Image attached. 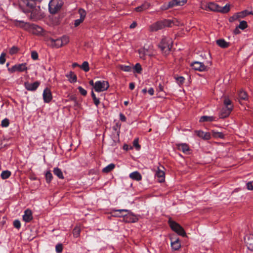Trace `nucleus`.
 Segmentation results:
<instances>
[{
    "label": "nucleus",
    "instance_id": "59",
    "mask_svg": "<svg viewBox=\"0 0 253 253\" xmlns=\"http://www.w3.org/2000/svg\"><path fill=\"white\" fill-rule=\"evenodd\" d=\"M93 102H94V104L95 105V106L96 107H98L99 104L100 103L99 99L97 98H95L94 99H93Z\"/></svg>",
    "mask_w": 253,
    "mask_h": 253
},
{
    "label": "nucleus",
    "instance_id": "63",
    "mask_svg": "<svg viewBox=\"0 0 253 253\" xmlns=\"http://www.w3.org/2000/svg\"><path fill=\"white\" fill-rule=\"evenodd\" d=\"M239 28H238V27H236V29L234 30V32L235 34H236V35H237V34H240V30H239Z\"/></svg>",
    "mask_w": 253,
    "mask_h": 253
},
{
    "label": "nucleus",
    "instance_id": "5",
    "mask_svg": "<svg viewBox=\"0 0 253 253\" xmlns=\"http://www.w3.org/2000/svg\"><path fill=\"white\" fill-rule=\"evenodd\" d=\"M171 43L172 42L169 39H163L162 40L159 47L164 54L166 55L169 53L172 46Z\"/></svg>",
    "mask_w": 253,
    "mask_h": 253
},
{
    "label": "nucleus",
    "instance_id": "42",
    "mask_svg": "<svg viewBox=\"0 0 253 253\" xmlns=\"http://www.w3.org/2000/svg\"><path fill=\"white\" fill-rule=\"evenodd\" d=\"M133 69V72H136L137 73H140L142 71V68L140 65V64H135L134 68L132 69Z\"/></svg>",
    "mask_w": 253,
    "mask_h": 253
},
{
    "label": "nucleus",
    "instance_id": "57",
    "mask_svg": "<svg viewBox=\"0 0 253 253\" xmlns=\"http://www.w3.org/2000/svg\"><path fill=\"white\" fill-rule=\"evenodd\" d=\"M119 116H120V119L121 121H122V122L126 121V117L123 114L120 113L119 115Z\"/></svg>",
    "mask_w": 253,
    "mask_h": 253
},
{
    "label": "nucleus",
    "instance_id": "55",
    "mask_svg": "<svg viewBox=\"0 0 253 253\" xmlns=\"http://www.w3.org/2000/svg\"><path fill=\"white\" fill-rule=\"evenodd\" d=\"M5 54L2 53L0 56V63H4L5 62Z\"/></svg>",
    "mask_w": 253,
    "mask_h": 253
},
{
    "label": "nucleus",
    "instance_id": "20",
    "mask_svg": "<svg viewBox=\"0 0 253 253\" xmlns=\"http://www.w3.org/2000/svg\"><path fill=\"white\" fill-rule=\"evenodd\" d=\"M129 177L132 180L139 181L142 179V176L141 174L137 171H134L129 174Z\"/></svg>",
    "mask_w": 253,
    "mask_h": 253
},
{
    "label": "nucleus",
    "instance_id": "3",
    "mask_svg": "<svg viewBox=\"0 0 253 253\" xmlns=\"http://www.w3.org/2000/svg\"><path fill=\"white\" fill-rule=\"evenodd\" d=\"M19 26L34 35H40L43 33V29L38 25L29 23H25L23 21H20Z\"/></svg>",
    "mask_w": 253,
    "mask_h": 253
},
{
    "label": "nucleus",
    "instance_id": "19",
    "mask_svg": "<svg viewBox=\"0 0 253 253\" xmlns=\"http://www.w3.org/2000/svg\"><path fill=\"white\" fill-rule=\"evenodd\" d=\"M165 172L163 170H160L158 169V170L156 171L155 176L158 178V180L160 182H163L165 180Z\"/></svg>",
    "mask_w": 253,
    "mask_h": 253
},
{
    "label": "nucleus",
    "instance_id": "60",
    "mask_svg": "<svg viewBox=\"0 0 253 253\" xmlns=\"http://www.w3.org/2000/svg\"><path fill=\"white\" fill-rule=\"evenodd\" d=\"M116 212H119V213L120 214H122V215H124L123 214H122V212H128V211L127 210H124V209H122V210H116L115 211Z\"/></svg>",
    "mask_w": 253,
    "mask_h": 253
},
{
    "label": "nucleus",
    "instance_id": "51",
    "mask_svg": "<svg viewBox=\"0 0 253 253\" xmlns=\"http://www.w3.org/2000/svg\"><path fill=\"white\" fill-rule=\"evenodd\" d=\"M247 188L249 190H253V181H249L246 184Z\"/></svg>",
    "mask_w": 253,
    "mask_h": 253
},
{
    "label": "nucleus",
    "instance_id": "18",
    "mask_svg": "<svg viewBox=\"0 0 253 253\" xmlns=\"http://www.w3.org/2000/svg\"><path fill=\"white\" fill-rule=\"evenodd\" d=\"M164 25L163 21H158L151 26V30L153 31H157L165 28Z\"/></svg>",
    "mask_w": 253,
    "mask_h": 253
},
{
    "label": "nucleus",
    "instance_id": "48",
    "mask_svg": "<svg viewBox=\"0 0 253 253\" xmlns=\"http://www.w3.org/2000/svg\"><path fill=\"white\" fill-rule=\"evenodd\" d=\"M80 93L83 96H85L87 93V91L83 88L82 86H79L78 88Z\"/></svg>",
    "mask_w": 253,
    "mask_h": 253
},
{
    "label": "nucleus",
    "instance_id": "38",
    "mask_svg": "<svg viewBox=\"0 0 253 253\" xmlns=\"http://www.w3.org/2000/svg\"><path fill=\"white\" fill-rule=\"evenodd\" d=\"M53 178L52 173L50 172V171H48L45 173V179L46 182L48 183H49L52 180Z\"/></svg>",
    "mask_w": 253,
    "mask_h": 253
},
{
    "label": "nucleus",
    "instance_id": "11",
    "mask_svg": "<svg viewBox=\"0 0 253 253\" xmlns=\"http://www.w3.org/2000/svg\"><path fill=\"white\" fill-rule=\"evenodd\" d=\"M79 13L80 14V19L75 20L74 22V26L76 27L79 26L80 24L84 21L86 16V12L83 9H80L79 10Z\"/></svg>",
    "mask_w": 253,
    "mask_h": 253
},
{
    "label": "nucleus",
    "instance_id": "26",
    "mask_svg": "<svg viewBox=\"0 0 253 253\" xmlns=\"http://www.w3.org/2000/svg\"><path fill=\"white\" fill-rule=\"evenodd\" d=\"M54 174L56 175L59 178L64 179V176L62 170L58 168H54L53 170Z\"/></svg>",
    "mask_w": 253,
    "mask_h": 253
},
{
    "label": "nucleus",
    "instance_id": "45",
    "mask_svg": "<svg viewBox=\"0 0 253 253\" xmlns=\"http://www.w3.org/2000/svg\"><path fill=\"white\" fill-rule=\"evenodd\" d=\"M18 50V48L14 46L9 49V52L11 55H12L17 53Z\"/></svg>",
    "mask_w": 253,
    "mask_h": 253
},
{
    "label": "nucleus",
    "instance_id": "56",
    "mask_svg": "<svg viewBox=\"0 0 253 253\" xmlns=\"http://www.w3.org/2000/svg\"><path fill=\"white\" fill-rule=\"evenodd\" d=\"M196 133L199 137L203 138L205 132H204L202 130H197V131H196Z\"/></svg>",
    "mask_w": 253,
    "mask_h": 253
},
{
    "label": "nucleus",
    "instance_id": "16",
    "mask_svg": "<svg viewBox=\"0 0 253 253\" xmlns=\"http://www.w3.org/2000/svg\"><path fill=\"white\" fill-rule=\"evenodd\" d=\"M176 145L179 150L182 151L185 154H187L189 151V147L186 143H178Z\"/></svg>",
    "mask_w": 253,
    "mask_h": 253
},
{
    "label": "nucleus",
    "instance_id": "62",
    "mask_svg": "<svg viewBox=\"0 0 253 253\" xmlns=\"http://www.w3.org/2000/svg\"><path fill=\"white\" fill-rule=\"evenodd\" d=\"M129 87L130 89L133 90L135 87V84L133 83H130L129 85Z\"/></svg>",
    "mask_w": 253,
    "mask_h": 253
},
{
    "label": "nucleus",
    "instance_id": "17",
    "mask_svg": "<svg viewBox=\"0 0 253 253\" xmlns=\"http://www.w3.org/2000/svg\"><path fill=\"white\" fill-rule=\"evenodd\" d=\"M232 109H231V108H226V107H224L222 108L221 112L219 114V118H225L227 117L231 112Z\"/></svg>",
    "mask_w": 253,
    "mask_h": 253
},
{
    "label": "nucleus",
    "instance_id": "22",
    "mask_svg": "<svg viewBox=\"0 0 253 253\" xmlns=\"http://www.w3.org/2000/svg\"><path fill=\"white\" fill-rule=\"evenodd\" d=\"M171 247L172 249L175 251L178 250L181 247L179 239H176L175 240L172 241L171 239Z\"/></svg>",
    "mask_w": 253,
    "mask_h": 253
},
{
    "label": "nucleus",
    "instance_id": "32",
    "mask_svg": "<svg viewBox=\"0 0 253 253\" xmlns=\"http://www.w3.org/2000/svg\"><path fill=\"white\" fill-rule=\"evenodd\" d=\"M115 165L113 164H110L102 169V171L105 173H108L112 170L115 168Z\"/></svg>",
    "mask_w": 253,
    "mask_h": 253
},
{
    "label": "nucleus",
    "instance_id": "39",
    "mask_svg": "<svg viewBox=\"0 0 253 253\" xmlns=\"http://www.w3.org/2000/svg\"><path fill=\"white\" fill-rule=\"evenodd\" d=\"M238 95L239 98L242 100H246L248 97L246 92L243 90L240 91Z\"/></svg>",
    "mask_w": 253,
    "mask_h": 253
},
{
    "label": "nucleus",
    "instance_id": "33",
    "mask_svg": "<svg viewBox=\"0 0 253 253\" xmlns=\"http://www.w3.org/2000/svg\"><path fill=\"white\" fill-rule=\"evenodd\" d=\"M119 68L125 72H131L132 70V68L130 66L125 65L124 64L120 65Z\"/></svg>",
    "mask_w": 253,
    "mask_h": 253
},
{
    "label": "nucleus",
    "instance_id": "15",
    "mask_svg": "<svg viewBox=\"0 0 253 253\" xmlns=\"http://www.w3.org/2000/svg\"><path fill=\"white\" fill-rule=\"evenodd\" d=\"M33 219L32 213L31 210L27 209L25 211L23 215V219L26 222H29Z\"/></svg>",
    "mask_w": 253,
    "mask_h": 253
},
{
    "label": "nucleus",
    "instance_id": "9",
    "mask_svg": "<svg viewBox=\"0 0 253 253\" xmlns=\"http://www.w3.org/2000/svg\"><path fill=\"white\" fill-rule=\"evenodd\" d=\"M11 64H6L8 71L10 73H13L16 72H22L27 70V67L25 66V64H14L11 67L9 66Z\"/></svg>",
    "mask_w": 253,
    "mask_h": 253
},
{
    "label": "nucleus",
    "instance_id": "41",
    "mask_svg": "<svg viewBox=\"0 0 253 253\" xmlns=\"http://www.w3.org/2000/svg\"><path fill=\"white\" fill-rule=\"evenodd\" d=\"M248 26L247 23L245 21H242L240 22L239 26H238V28L242 30H244L246 29Z\"/></svg>",
    "mask_w": 253,
    "mask_h": 253
},
{
    "label": "nucleus",
    "instance_id": "25",
    "mask_svg": "<svg viewBox=\"0 0 253 253\" xmlns=\"http://www.w3.org/2000/svg\"><path fill=\"white\" fill-rule=\"evenodd\" d=\"M216 118L213 116H203L200 119V122H212L215 120Z\"/></svg>",
    "mask_w": 253,
    "mask_h": 253
},
{
    "label": "nucleus",
    "instance_id": "44",
    "mask_svg": "<svg viewBox=\"0 0 253 253\" xmlns=\"http://www.w3.org/2000/svg\"><path fill=\"white\" fill-rule=\"evenodd\" d=\"M56 252L57 253H61L63 251V245L62 244H58L55 247Z\"/></svg>",
    "mask_w": 253,
    "mask_h": 253
},
{
    "label": "nucleus",
    "instance_id": "36",
    "mask_svg": "<svg viewBox=\"0 0 253 253\" xmlns=\"http://www.w3.org/2000/svg\"><path fill=\"white\" fill-rule=\"evenodd\" d=\"M11 175V172L9 170H4L2 171L1 173V177L3 179H5L8 178Z\"/></svg>",
    "mask_w": 253,
    "mask_h": 253
},
{
    "label": "nucleus",
    "instance_id": "29",
    "mask_svg": "<svg viewBox=\"0 0 253 253\" xmlns=\"http://www.w3.org/2000/svg\"><path fill=\"white\" fill-rule=\"evenodd\" d=\"M173 3L171 1H169L168 3H165L161 6V9L162 10H167L169 8L173 7Z\"/></svg>",
    "mask_w": 253,
    "mask_h": 253
},
{
    "label": "nucleus",
    "instance_id": "30",
    "mask_svg": "<svg viewBox=\"0 0 253 253\" xmlns=\"http://www.w3.org/2000/svg\"><path fill=\"white\" fill-rule=\"evenodd\" d=\"M210 3V11H217L218 12L219 5L218 4L214 3V2H209Z\"/></svg>",
    "mask_w": 253,
    "mask_h": 253
},
{
    "label": "nucleus",
    "instance_id": "28",
    "mask_svg": "<svg viewBox=\"0 0 253 253\" xmlns=\"http://www.w3.org/2000/svg\"><path fill=\"white\" fill-rule=\"evenodd\" d=\"M174 78L176 80L177 84L179 86L182 85L185 82V78L182 76H177V75H174Z\"/></svg>",
    "mask_w": 253,
    "mask_h": 253
},
{
    "label": "nucleus",
    "instance_id": "53",
    "mask_svg": "<svg viewBox=\"0 0 253 253\" xmlns=\"http://www.w3.org/2000/svg\"><path fill=\"white\" fill-rule=\"evenodd\" d=\"M241 13V17H243L244 16L249 15V14H253V13L252 12H249L247 10H245L243 12H242Z\"/></svg>",
    "mask_w": 253,
    "mask_h": 253
},
{
    "label": "nucleus",
    "instance_id": "24",
    "mask_svg": "<svg viewBox=\"0 0 253 253\" xmlns=\"http://www.w3.org/2000/svg\"><path fill=\"white\" fill-rule=\"evenodd\" d=\"M223 104L225 107H226V108H231V109H233V106L232 104V102L228 97L225 96L224 97Z\"/></svg>",
    "mask_w": 253,
    "mask_h": 253
},
{
    "label": "nucleus",
    "instance_id": "2",
    "mask_svg": "<svg viewBox=\"0 0 253 253\" xmlns=\"http://www.w3.org/2000/svg\"><path fill=\"white\" fill-rule=\"evenodd\" d=\"M140 58L143 60L150 61V59L153 58L155 55V52L153 46L151 44H145L143 48L138 50Z\"/></svg>",
    "mask_w": 253,
    "mask_h": 253
},
{
    "label": "nucleus",
    "instance_id": "31",
    "mask_svg": "<svg viewBox=\"0 0 253 253\" xmlns=\"http://www.w3.org/2000/svg\"><path fill=\"white\" fill-rule=\"evenodd\" d=\"M230 10V5L228 4H226L223 7L219 6L218 12H221L223 13H225L229 12Z\"/></svg>",
    "mask_w": 253,
    "mask_h": 253
},
{
    "label": "nucleus",
    "instance_id": "40",
    "mask_svg": "<svg viewBox=\"0 0 253 253\" xmlns=\"http://www.w3.org/2000/svg\"><path fill=\"white\" fill-rule=\"evenodd\" d=\"M80 232H81V229H80V227H75L73 231V236L77 238L80 236Z\"/></svg>",
    "mask_w": 253,
    "mask_h": 253
},
{
    "label": "nucleus",
    "instance_id": "7",
    "mask_svg": "<svg viewBox=\"0 0 253 253\" xmlns=\"http://www.w3.org/2000/svg\"><path fill=\"white\" fill-rule=\"evenodd\" d=\"M169 224L171 229L175 232L178 235L184 237L186 236V233L184 229L177 223L169 219Z\"/></svg>",
    "mask_w": 253,
    "mask_h": 253
},
{
    "label": "nucleus",
    "instance_id": "14",
    "mask_svg": "<svg viewBox=\"0 0 253 253\" xmlns=\"http://www.w3.org/2000/svg\"><path fill=\"white\" fill-rule=\"evenodd\" d=\"M190 66L192 69L199 72L205 71L208 69L205 64H190Z\"/></svg>",
    "mask_w": 253,
    "mask_h": 253
},
{
    "label": "nucleus",
    "instance_id": "43",
    "mask_svg": "<svg viewBox=\"0 0 253 253\" xmlns=\"http://www.w3.org/2000/svg\"><path fill=\"white\" fill-rule=\"evenodd\" d=\"M9 125V121L8 119L5 118L1 121V126L2 127H6Z\"/></svg>",
    "mask_w": 253,
    "mask_h": 253
},
{
    "label": "nucleus",
    "instance_id": "47",
    "mask_svg": "<svg viewBox=\"0 0 253 253\" xmlns=\"http://www.w3.org/2000/svg\"><path fill=\"white\" fill-rule=\"evenodd\" d=\"M133 146L135 147V148L136 149V150H138L140 148V146L138 143V139H135L134 140L133 142Z\"/></svg>",
    "mask_w": 253,
    "mask_h": 253
},
{
    "label": "nucleus",
    "instance_id": "54",
    "mask_svg": "<svg viewBox=\"0 0 253 253\" xmlns=\"http://www.w3.org/2000/svg\"><path fill=\"white\" fill-rule=\"evenodd\" d=\"M31 57L33 59L36 60L38 58V54L36 51H33L31 53Z\"/></svg>",
    "mask_w": 253,
    "mask_h": 253
},
{
    "label": "nucleus",
    "instance_id": "61",
    "mask_svg": "<svg viewBox=\"0 0 253 253\" xmlns=\"http://www.w3.org/2000/svg\"><path fill=\"white\" fill-rule=\"evenodd\" d=\"M147 91L151 95H153L154 93V90L152 87L150 88Z\"/></svg>",
    "mask_w": 253,
    "mask_h": 253
},
{
    "label": "nucleus",
    "instance_id": "23",
    "mask_svg": "<svg viewBox=\"0 0 253 253\" xmlns=\"http://www.w3.org/2000/svg\"><path fill=\"white\" fill-rule=\"evenodd\" d=\"M66 76L70 83L77 82V76L74 72L71 71L69 74H66Z\"/></svg>",
    "mask_w": 253,
    "mask_h": 253
},
{
    "label": "nucleus",
    "instance_id": "50",
    "mask_svg": "<svg viewBox=\"0 0 253 253\" xmlns=\"http://www.w3.org/2000/svg\"><path fill=\"white\" fill-rule=\"evenodd\" d=\"M13 226L17 229H19L21 227V223L18 220H15L13 222Z\"/></svg>",
    "mask_w": 253,
    "mask_h": 253
},
{
    "label": "nucleus",
    "instance_id": "10",
    "mask_svg": "<svg viewBox=\"0 0 253 253\" xmlns=\"http://www.w3.org/2000/svg\"><path fill=\"white\" fill-rule=\"evenodd\" d=\"M42 96L45 103H49L52 99V95L50 89L48 87L45 88L43 91Z\"/></svg>",
    "mask_w": 253,
    "mask_h": 253
},
{
    "label": "nucleus",
    "instance_id": "35",
    "mask_svg": "<svg viewBox=\"0 0 253 253\" xmlns=\"http://www.w3.org/2000/svg\"><path fill=\"white\" fill-rule=\"evenodd\" d=\"M187 0H172L173 5L174 6L178 5H183L186 3Z\"/></svg>",
    "mask_w": 253,
    "mask_h": 253
},
{
    "label": "nucleus",
    "instance_id": "21",
    "mask_svg": "<svg viewBox=\"0 0 253 253\" xmlns=\"http://www.w3.org/2000/svg\"><path fill=\"white\" fill-rule=\"evenodd\" d=\"M150 6V3L145 2L140 6H137L136 8H135V10L137 12H142L144 10L147 9Z\"/></svg>",
    "mask_w": 253,
    "mask_h": 253
},
{
    "label": "nucleus",
    "instance_id": "46",
    "mask_svg": "<svg viewBox=\"0 0 253 253\" xmlns=\"http://www.w3.org/2000/svg\"><path fill=\"white\" fill-rule=\"evenodd\" d=\"M240 17H241V13H238L231 17L229 19V21L230 22H233Z\"/></svg>",
    "mask_w": 253,
    "mask_h": 253
},
{
    "label": "nucleus",
    "instance_id": "34",
    "mask_svg": "<svg viewBox=\"0 0 253 253\" xmlns=\"http://www.w3.org/2000/svg\"><path fill=\"white\" fill-rule=\"evenodd\" d=\"M162 21L165 28L166 27H170L172 25L174 24L173 21H172L170 19H165Z\"/></svg>",
    "mask_w": 253,
    "mask_h": 253
},
{
    "label": "nucleus",
    "instance_id": "4",
    "mask_svg": "<svg viewBox=\"0 0 253 253\" xmlns=\"http://www.w3.org/2000/svg\"><path fill=\"white\" fill-rule=\"evenodd\" d=\"M62 0H51L48 4L49 11L51 14H55L63 6Z\"/></svg>",
    "mask_w": 253,
    "mask_h": 253
},
{
    "label": "nucleus",
    "instance_id": "6",
    "mask_svg": "<svg viewBox=\"0 0 253 253\" xmlns=\"http://www.w3.org/2000/svg\"><path fill=\"white\" fill-rule=\"evenodd\" d=\"M49 42H50L52 46L59 48L63 45L66 44L69 42V38L68 37L64 36L60 38L54 39L50 38Z\"/></svg>",
    "mask_w": 253,
    "mask_h": 253
},
{
    "label": "nucleus",
    "instance_id": "49",
    "mask_svg": "<svg viewBox=\"0 0 253 253\" xmlns=\"http://www.w3.org/2000/svg\"><path fill=\"white\" fill-rule=\"evenodd\" d=\"M209 6H210L209 2L207 3H203V4H202V5L201 6V8L204 10H210Z\"/></svg>",
    "mask_w": 253,
    "mask_h": 253
},
{
    "label": "nucleus",
    "instance_id": "64",
    "mask_svg": "<svg viewBox=\"0 0 253 253\" xmlns=\"http://www.w3.org/2000/svg\"><path fill=\"white\" fill-rule=\"evenodd\" d=\"M158 89L159 91H163V86L161 84H159L158 86Z\"/></svg>",
    "mask_w": 253,
    "mask_h": 253
},
{
    "label": "nucleus",
    "instance_id": "1",
    "mask_svg": "<svg viewBox=\"0 0 253 253\" xmlns=\"http://www.w3.org/2000/svg\"><path fill=\"white\" fill-rule=\"evenodd\" d=\"M42 0H21V2L23 5L26 6L24 12L25 13H30V17L32 19L37 18L39 14V11L40 8V6L37 5V2H40Z\"/></svg>",
    "mask_w": 253,
    "mask_h": 253
},
{
    "label": "nucleus",
    "instance_id": "58",
    "mask_svg": "<svg viewBox=\"0 0 253 253\" xmlns=\"http://www.w3.org/2000/svg\"><path fill=\"white\" fill-rule=\"evenodd\" d=\"M210 138V134L209 133L205 132L204 134V136L203 137V139L208 140Z\"/></svg>",
    "mask_w": 253,
    "mask_h": 253
},
{
    "label": "nucleus",
    "instance_id": "8",
    "mask_svg": "<svg viewBox=\"0 0 253 253\" xmlns=\"http://www.w3.org/2000/svg\"><path fill=\"white\" fill-rule=\"evenodd\" d=\"M109 87L108 82L105 81H98L94 83V88L97 92L106 90Z\"/></svg>",
    "mask_w": 253,
    "mask_h": 253
},
{
    "label": "nucleus",
    "instance_id": "27",
    "mask_svg": "<svg viewBox=\"0 0 253 253\" xmlns=\"http://www.w3.org/2000/svg\"><path fill=\"white\" fill-rule=\"evenodd\" d=\"M217 44L222 48L227 47L229 44L223 39H219L216 41Z\"/></svg>",
    "mask_w": 253,
    "mask_h": 253
},
{
    "label": "nucleus",
    "instance_id": "12",
    "mask_svg": "<svg viewBox=\"0 0 253 253\" xmlns=\"http://www.w3.org/2000/svg\"><path fill=\"white\" fill-rule=\"evenodd\" d=\"M40 84V83L38 81H36L34 83L26 82L25 83V87L28 90L35 91L39 87Z\"/></svg>",
    "mask_w": 253,
    "mask_h": 253
},
{
    "label": "nucleus",
    "instance_id": "37",
    "mask_svg": "<svg viewBox=\"0 0 253 253\" xmlns=\"http://www.w3.org/2000/svg\"><path fill=\"white\" fill-rule=\"evenodd\" d=\"M212 135L215 138H223L224 137V135L223 133L217 132L215 130L212 131Z\"/></svg>",
    "mask_w": 253,
    "mask_h": 253
},
{
    "label": "nucleus",
    "instance_id": "52",
    "mask_svg": "<svg viewBox=\"0 0 253 253\" xmlns=\"http://www.w3.org/2000/svg\"><path fill=\"white\" fill-rule=\"evenodd\" d=\"M81 68L84 70L85 72H87L89 70L88 64H82Z\"/></svg>",
    "mask_w": 253,
    "mask_h": 253
},
{
    "label": "nucleus",
    "instance_id": "13",
    "mask_svg": "<svg viewBox=\"0 0 253 253\" xmlns=\"http://www.w3.org/2000/svg\"><path fill=\"white\" fill-rule=\"evenodd\" d=\"M244 240L248 249L253 252V235H246Z\"/></svg>",
    "mask_w": 253,
    "mask_h": 253
}]
</instances>
